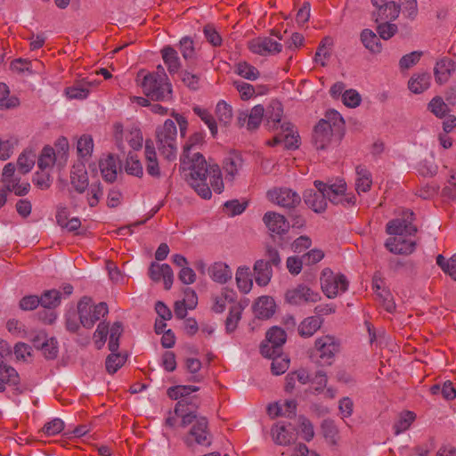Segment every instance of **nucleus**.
<instances>
[{
    "label": "nucleus",
    "mask_w": 456,
    "mask_h": 456,
    "mask_svg": "<svg viewBox=\"0 0 456 456\" xmlns=\"http://www.w3.org/2000/svg\"><path fill=\"white\" fill-rule=\"evenodd\" d=\"M415 215L411 210H403L402 217L389 221L387 224L386 231L390 235H395L387 240L386 248L394 254L409 255L415 249V242L403 239V236L414 235L417 226L412 224Z\"/></svg>",
    "instance_id": "nucleus-1"
},
{
    "label": "nucleus",
    "mask_w": 456,
    "mask_h": 456,
    "mask_svg": "<svg viewBox=\"0 0 456 456\" xmlns=\"http://www.w3.org/2000/svg\"><path fill=\"white\" fill-rule=\"evenodd\" d=\"M181 168L188 171L185 174V180L195 190V191L203 199L211 198V190L207 183V177L209 174L210 167L202 154L195 151L190 157L181 156Z\"/></svg>",
    "instance_id": "nucleus-2"
},
{
    "label": "nucleus",
    "mask_w": 456,
    "mask_h": 456,
    "mask_svg": "<svg viewBox=\"0 0 456 456\" xmlns=\"http://www.w3.org/2000/svg\"><path fill=\"white\" fill-rule=\"evenodd\" d=\"M325 118L314 129L313 142L317 150L326 149L332 142H339L344 136L345 122L340 114L332 110Z\"/></svg>",
    "instance_id": "nucleus-3"
},
{
    "label": "nucleus",
    "mask_w": 456,
    "mask_h": 456,
    "mask_svg": "<svg viewBox=\"0 0 456 456\" xmlns=\"http://www.w3.org/2000/svg\"><path fill=\"white\" fill-rule=\"evenodd\" d=\"M136 81L143 94L152 101L165 102L172 99L173 90L166 73L149 72L143 70L137 73Z\"/></svg>",
    "instance_id": "nucleus-4"
},
{
    "label": "nucleus",
    "mask_w": 456,
    "mask_h": 456,
    "mask_svg": "<svg viewBox=\"0 0 456 456\" xmlns=\"http://www.w3.org/2000/svg\"><path fill=\"white\" fill-rule=\"evenodd\" d=\"M176 126L171 119H167L162 126L156 129L158 149L160 154L169 161L176 159Z\"/></svg>",
    "instance_id": "nucleus-5"
},
{
    "label": "nucleus",
    "mask_w": 456,
    "mask_h": 456,
    "mask_svg": "<svg viewBox=\"0 0 456 456\" xmlns=\"http://www.w3.org/2000/svg\"><path fill=\"white\" fill-rule=\"evenodd\" d=\"M281 265V257L276 248L267 247L265 258L256 261L253 270L255 280L257 285L266 286L273 276V266L278 267Z\"/></svg>",
    "instance_id": "nucleus-6"
},
{
    "label": "nucleus",
    "mask_w": 456,
    "mask_h": 456,
    "mask_svg": "<svg viewBox=\"0 0 456 456\" xmlns=\"http://www.w3.org/2000/svg\"><path fill=\"white\" fill-rule=\"evenodd\" d=\"M314 186H320L325 192V196L334 205H342L344 207L353 206L355 203L354 195L346 194V183L342 179L334 182L324 183L314 181Z\"/></svg>",
    "instance_id": "nucleus-7"
},
{
    "label": "nucleus",
    "mask_w": 456,
    "mask_h": 456,
    "mask_svg": "<svg viewBox=\"0 0 456 456\" xmlns=\"http://www.w3.org/2000/svg\"><path fill=\"white\" fill-rule=\"evenodd\" d=\"M108 305L104 302L92 305V299L83 297L77 304L79 322L86 329H91L94 323L108 314Z\"/></svg>",
    "instance_id": "nucleus-8"
},
{
    "label": "nucleus",
    "mask_w": 456,
    "mask_h": 456,
    "mask_svg": "<svg viewBox=\"0 0 456 456\" xmlns=\"http://www.w3.org/2000/svg\"><path fill=\"white\" fill-rule=\"evenodd\" d=\"M320 281L322 290L329 298L336 297L339 292H345L348 288L346 276L334 274L330 268L322 270Z\"/></svg>",
    "instance_id": "nucleus-9"
},
{
    "label": "nucleus",
    "mask_w": 456,
    "mask_h": 456,
    "mask_svg": "<svg viewBox=\"0 0 456 456\" xmlns=\"http://www.w3.org/2000/svg\"><path fill=\"white\" fill-rule=\"evenodd\" d=\"M284 299L290 305L299 306L318 302L321 299V295L307 285L301 283L289 289L285 292Z\"/></svg>",
    "instance_id": "nucleus-10"
},
{
    "label": "nucleus",
    "mask_w": 456,
    "mask_h": 456,
    "mask_svg": "<svg viewBox=\"0 0 456 456\" xmlns=\"http://www.w3.org/2000/svg\"><path fill=\"white\" fill-rule=\"evenodd\" d=\"M314 347L319 353V363L330 366L334 362L336 354L339 352L340 345L334 337L326 335L315 340Z\"/></svg>",
    "instance_id": "nucleus-11"
},
{
    "label": "nucleus",
    "mask_w": 456,
    "mask_h": 456,
    "mask_svg": "<svg viewBox=\"0 0 456 456\" xmlns=\"http://www.w3.org/2000/svg\"><path fill=\"white\" fill-rule=\"evenodd\" d=\"M286 332L279 327H273L266 332L267 344L261 346L263 356L272 357L281 354V346L286 342Z\"/></svg>",
    "instance_id": "nucleus-12"
},
{
    "label": "nucleus",
    "mask_w": 456,
    "mask_h": 456,
    "mask_svg": "<svg viewBox=\"0 0 456 456\" xmlns=\"http://www.w3.org/2000/svg\"><path fill=\"white\" fill-rule=\"evenodd\" d=\"M183 441L189 447L192 445L193 442L205 446L211 444L212 436L208 430V420L205 417H200L195 421Z\"/></svg>",
    "instance_id": "nucleus-13"
},
{
    "label": "nucleus",
    "mask_w": 456,
    "mask_h": 456,
    "mask_svg": "<svg viewBox=\"0 0 456 456\" xmlns=\"http://www.w3.org/2000/svg\"><path fill=\"white\" fill-rule=\"evenodd\" d=\"M270 201L287 208H292L300 203V196L289 188H273L267 191Z\"/></svg>",
    "instance_id": "nucleus-14"
},
{
    "label": "nucleus",
    "mask_w": 456,
    "mask_h": 456,
    "mask_svg": "<svg viewBox=\"0 0 456 456\" xmlns=\"http://www.w3.org/2000/svg\"><path fill=\"white\" fill-rule=\"evenodd\" d=\"M199 404L200 402L196 396L181 399L177 402L175 407V413L182 417L181 426L183 428L189 426L199 419L195 413Z\"/></svg>",
    "instance_id": "nucleus-15"
},
{
    "label": "nucleus",
    "mask_w": 456,
    "mask_h": 456,
    "mask_svg": "<svg viewBox=\"0 0 456 456\" xmlns=\"http://www.w3.org/2000/svg\"><path fill=\"white\" fill-rule=\"evenodd\" d=\"M248 49L256 54L267 55L281 52L282 45L270 37H256L248 43Z\"/></svg>",
    "instance_id": "nucleus-16"
},
{
    "label": "nucleus",
    "mask_w": 456,
    "mask_h": 456,
    "mask_svg": "<svg viewBox=\"0 0 456 456\" xmlns=\"http://www.w3.org/2000/svg\"><path fill=\"white\" fill-rule=\"evenodd\" d=\"M456 70V63L451 58L444 56L436 61L434 66L435 81L438 85L446 84Z\"/></svg>",
    "instance_id": "nucleus-17"
},
{
    "label": "nucleus",
    "mask_w": 456,
    "mask_h": 456,
    "mask_svg": "<svg viewBox=\"0 0 456 456\" xmlns=\"http://www.w3.org/2000/svg\"><path fill=\"white\" fill-rule=\"evenodd\" d=\"M149 276L155 281L159 282L163 279L166 289H170L174 281V273L169 265L152 262L149 268Z\"/></svg>",
    "instance_id": "nucleus-18"
},
{
    "label": "nucleus",
    "mask_w": 456,
    "mask_h": 456,
    "mask_svg": "<svg viewBox=\"0 0 456 456\" xmlns=\"http://www.w3.org/2000/svg\"><path fill=\"white\" fill-rule=\"evenodd\" d=\"M316 191L310 189L304 193L305 203L314 212L322 213L327 208V198L322 188L315 186Z\"/></svg>",
    "instance_id": "nucleus-19"
},
{
    "label": "nucleus",
    "mask_w": 456,
    "mask_h": 456,
    "mask_svg": "<svg viewBox=\"0 0 456 456\" xmlns=\"http://www.w3.org/2000/svg\"><path fill=\"white\" fill-rule=\"evenodd\" d=\"M281 133L277 134L268 144L274 146L284 142L286 148L298 147V135L293 133V126L290 123H283L281 125Z\"/></svg>",
    "instance_id": "nucleus-20"
},
{
    "label": "nucleus",
    "mask_w": 456,
    "mask_h": 456,
    "mask_svg": "<svg viewBox=\"0 0 456 456\" xmlns=\"http://www.w3.org/2000/svg\"><path fill=\"white\" fill-rule=\"evenodd\" d=\"M263 221L270 232L283 234L289 229V224L284 216L275 212H266Z\"/></svg>",
    "instance_id": "nucleus-21"
},
{
    "label": "nucleus",
    "mask_w": 456,
    "mask_h": 456,
    "mask_svg": "<svg viewBox=\"0 0 456 456\" xmlns=\"http://www.w3.org/2000/svg\"><path fill=\"white\" fill-rule=\"evenodd\" d=\"M243 166V159L240 153L230 152L224 159L223 168L225 172V179L232 182L239 170Z\"/></svg>",
    "instance_id": "nucleus-22"
},
{
    "label": "nucleus",
    "mask_w": 456,
    "mask_h": 456,
    "mask_svg": "<svg viewBox=\"0 0 456 456\" xmlns=\"http://www.w3.org/2000/svg\"><path fill=\"white\" fill-rule=\"evenodd\" d=\"M144 153L147 173L152 177L159 178L160 176V169L157 159V153L153 142L150 139L145 142Z\"/></svg>",
    "instance_id": "nucleus-23"
},
{
    "label": "nucleus",
    "mask_w": 456,
    "mask_h": 456,
    "mask_svg": "<svg viewBox=\"0 0 456 456\" xmlns=\"http://www.w3.org/2000/svg\"><path fill=\"white\" fill-rule=\"evenodd\" d=\"M254 313L259 319H269L275 312V302L268 296L260 297L254 304Z\"/></svg>",
    "instance_id": "nucleus-24"
},
{
    "label": "nucleus",
    "mask_w": 456,
    "mask_h": 456,
    "mask_svg": "<svg viewBox=\"0 0 456 456\" xmlns=\"http://www.w3.org/2000/svg\"><path fill=\"white\" fill-rule=\"evenodd\" d=\"M323 318L320 316H308L298 325L297 331L302 338H310L319 330L323 323Z\"/></svg>",
    "instance_id": "nucleus-25"
},
{
    "label": "nucleus",
    "mask_w": 456,
    "mask_h": 456,
    "mask_svg": "<svg viewBox=\"0 0 456 456\" xmlns=\"http://www.w3.org/2000/svg\"><path fill=\"white\" fill-rule=\"evenodd\" d=\"M118 161L110 154L99 162L100 170L106 182L113 183L117 178Z\"/></svg>",
    "instance_id": "nucleus-26"
},
{
    "label": "nucleus",
    "mask_w": 456,
    "mask_h": 456,
    "mask_svg": "<svg viewBox=\"0 0 456 456\" xmlns=\"http://www.w3.org/2000/svg\"><path fill=\"white\" fill-rule=\"evenodd\" d=\"M209 276L216 282L224 284L232 277V272L228 265L216 262L208 268Z\"/></svg>",
    "instance_id": "nucleus-27"
},
{
    "label": "nucleus",
    "mask_w": 456,
    "mask_h": 456,
    "mask_svg": "<svg viewBox=\"0 0 456 456\" xmlns=\"http://www.w3.org/2000/svg\"><path fill=\"white\" fill-rule=\"evenodd\" d=\"M20 382L17 370L11 365L0 366V393L5 391L6 386H15Z\"/></svg>",
    "instance_id": "nucleus-28"
},
{
    "label": "nucleus",
    "mask_w": 456,
    "mask_h": 456,
    "mask_svg": "<svg viewBox=\"0 0 456 456\" xmlns=\"http://www.w3.org/2000/svg\"><path fill=\"white\" fill-rule=\"evenodd\" d=\"M283 113L282 105L278 101H273L268 107L267 115V126L271 130L281 129V121Z\"/></svg>",
    "instance_id": "nucleus-29"
},
{
    "label": "nucleus",
    "mask_w": 456,
    "mask_h": 456,
    "mask_svg": "<svg viewBox=\"0 0 456 456\" xmlns=\"http://www.w3.org/2000/svg\"><path fill=\"white\" fill-rule=\"evenodd\" d=\"M431 76L428 72L413 74L409 79L408 87L414 94H421L430 86Z\"/></svg>",
    "instance_id": "nucleus-30"
},
{
    "label": "nucleus",
    "mask_w": 456,
    "mask_h": 456,
    "mask_svg": "<svg viewBox=\"0 0 456 456\" xmlns=\"http://www.w3.org/2000/svg\"><path fill=\"white\" fill-rule=\"evenodd\" d=\"M272 436L275 444L279 445H289L297 440L296 434L289 431L284 425H275L273 427Z\"/></svg>",
    "instance_id": "nucleus-31"
},
{
    "label": "nucleus",
    "mask_w": 456,
    "mask_h": 456,
    "mask_svg": "<svg viewBox=\"0 0 456 456\" xmlns=\"http://www.w3.org/2000/svg\"><path fill=\"white\" fill-rule=\"evenodd\" d=\"M400 12V6L395 4V1L389 2L379 11H373L372 15L375 18V21L379 22L381 20H395Z\"/></svg>",
    "instance_id": "nucleus-32"
},
{
    "label": "nucleus",
    "mask_w": 456,
    "mask_h": 456,
    "mask_svg": "<svg viewBox=\"0 0 456 456\" xmlns=\"http://www.w3.org/2000/svg\"><path fill=\"white\" fill-rule=\"evenodd\" d=\"M243 306L240 303L233 302L229 308V314L225 320V330L226 333H232L238 326L239 322L241 319V314Z\"/></svg>",
    "instance_id": "nucleus-33"
},
{
    "label": "nucleus",
    "mask_w": 456,
    "mask_h": 456,
    "mask_svg": "<svg viewBox=\"0 0 456 456\" xmlns=\"http://www.w3.org/2000/svg\"><path fill=\"white\" fill-rule=\"evenodd\" d=\"M161 54L168 72L171 75L176 73L181 68L177 52L171 46H166L161 50Z\"/></svg>",
    "instance_id": "nucleus-34"
},
{
    "label": "nucleus",
    "mask_w": 456,
    "mask_h": 456,
    "mask_svg": "<svg viewBox=\"0 0 456 456\" xmlns=\"http://www.w3.org/2000/svg\"><path fill=\"white\" fill-rule=\"evenodd\" d=\"M361 41L365 48L372 53H379L382 50L379 38L370 29L365 28L361 32Z\"/></svg>",
    "instance_id": "nucleus-35"
},
{
    "label": "nucleus",
    "mask_w": 456,
    "mask_h": 456,
    "mask_svg": "<svg viewBox=\"0 0 456 456\" xmlns=\"http://www.w3.org/2000/svg\"><path fill=\"white\" fill-rule=\"evenodd\" d=\"M236 283L238 289L242 293H248L251 290L253 281L251 278L250 269L248 266H240L236 272Z\"/></svg>",
    "instance_id": "nucleus-36"
},
{
    "label": "nucleus",
    "mask_w": 456,
    "mask_h": 456,
    "mask_svg": "<svg viewBox=\"0 0 456 456\" xmlns=\"http://www.w3.org/2000/svg\"><path fill=\"white\" fill-rule=\"evenodd\" d=\"M71 184L74 189L82 193L88 187V175L82 167H73L70 175Z\"/></svg>",
    "instance_id": "nucleus-37"
},
{
    "label": "nucleus",
    "mask_w": 456,
    "mask_h": 456,
    "mask_svg": "<svg viewBox=\"0 0 456 456\" xmlns=\"http://www.w3.org/2000/svg\"><path fill=\"white\" fill-rule=\"evenodd\" d=\"M216 115L221 126L227 127L232 120V106L224 101H219L216 107Z\"/></svg>",
    "instance_id": "nucleus-38"
},
{
    "label": "nucleus",
    "mask_w": 456,
    "mask_h": 456,
    "mask_svg": "<svg viewBox=\"0 0 456 456\" xmlns=\"http://www.w3.org/2000/svg\"><path fill=\"white\" fill-rule=\"evenodd\" d=\"M90 92V82L83 79L66 89V95L69 99H85Z\"/></svg>",
    "instance_id": "nucleus-39"
},
{
    "label": "nucleus",
    "mask_w": 456,
    "mask_h": 456,
    "mask_svg": "<svg viewBox=\"0 0 456 456\" xmlns=\"http://www.w3.org/2000/svg\"><path fill=\"white\" fill-rule=\"evenodd\" d=\"M356 174L357 178L355 181V189L357 192L361 193L368 191L372 184L370 173L362 167H357Z\"/></svg>",
    "instance_id": "nucleus-40"
},
{
    "label": "nucleus",
    "mask_w": 456,
    "mask_h": 456,
    "mask_svg": "<svg viewBox=\"0 0 456 456\" xmlns=\"http://www.w3.org/2000/svg\"><path fill=\"white\" fill-rule=\"evenodd\" d=\"M36 153L31 150L24 151L18 158V171L21 174L28 173L35 165Z\"/></svg>",
    "instance_id": "nucleus-41"
},
{
    "label": "nucleus",
    "mask_w": 456,
    "mask_h": 456,
    "mask_svg": "<svg viewBox=\"0 0 456 456\" xmlns=\"http://www.w3.org/2000/svg\"><path fill=\"white\" fill-rule=\"evenodd\" d=\"M39 298L41 306L53 309L61 304V292L57 289L45 290Z\"/></svg>",
    "instance_id": "nucleus-42"
},
{
    "label": "nucleus",
    "mask_w": 456,
    "mask_h": 456,
    "mask_svg": "<svg viewBox=\"0 0 456 456\" xmlns=\"http://www.w3.org/2000/svg\"><path fill=\"white\" fill-rule=\"evenodd\" d=\"M415 419L416 415L412 411H405L401 412L394 425L395 434L399 435L409 429Z\"/></svg>",
    "instance_id": "nucleus-43"
},
{
    "label": "nucleus",
    "mask_w": 456,
    "mask_h": 456,
    "mask_svg": "<svg viewBox=\"0 0 456 456\" xmlns=\"http://www.w3.org/2000/svg\"><path fill=\"white\" fill-rule=\"evenodd\" d=\"M57 159L54 150L50 146H45L38 157L37 166L41 170L51 167Z\"/></svg>",
    "instance_id": "nucleus-44"
},
{
    "label": "nucleus",
    "mask_w": 456,
    "mask_h": 456,
    "mask_svg": "<svg viewBox=\"0 0 456 456\" xmlns=\"http://www.w3.org/2000/svg\"><path fill=\"white\" fill-rule=\"evenodd\" d=\"M193 111L208 126L211 134L215 137L217 134V126L213 115L208 110L198 106L193 108Z\"/></svg>",
    "instance_id": "nucleus-45"
},
{
    "label": "nucleus",
    "mask_w": 456,
    "mask_h": 456,
    "mask_svg": "<svg viewBox=\"0 0 456 456\" xmlns=\"http://www.w3.org/2000/svg\"><path fill=\"white\" fill-rule=\"evenodd\" d=\"M265 114V109L262 105H256L253 107L248 115V130L254 131L256 130L263 120V117Z\"/></svg>",
    "instance_id": "nucleus-46"
},
{
    "label": "nucleus",
    "mask_w": 456,
    "mask_h": 456,
    "mask_svg": "<svg viewBox=\"0 0 456 456\" xmlns=\"http://www.w3.org/2000/svg\"><path fill=\"white\" fill-rule=\"evenodd\" d=\"M436 264L445 273L456 281V254L448 260L443 255H438L436 256Z\"/></svg>",
    "instance_id": "nucleus-47"
},
{
    "label": "nucleus",
    "mask_w": 456,
    "mask_h": 456,
    "mask_svg": "<svg viewBox=\"0 0 456 456\" xmlns=\"http://www.w3.org/2000/svg\"><path fill=\"white\" fill-rule=\"evenodd\" d=\"M125 170L128 175H132L137 177H141L142 175V166L136 155L132 153L128 154L125 165Z\"/></svg>",
    "instance_id": "nucleus-48"
},
{
    "label": "nucleus",
    "mask_w": 456,
    "mask_h": 456,
    "mask_svg": "<svg viewBox=\"0 0 456 456\" xmlns=\"http://www.w3.org/2000/svg\"><path fill=\"white\" fill-rule=\"evenodd\" d=\"M322 430L324 437L331 444H337V438L338 436V429L335 425L334 420L327 419H324L322 423Z\"/></svg>",
    "instance_id": "nucleus-49"
},
{
    "label": "nucleus",
    "mask_w": 456,
    "mask_h": 456,
    "mask_svg": "<svg viewBox=\"0 0 456 456\" xmlns=\"http://www.w3.org/2000/svg\"><path fill=\"white\" fill-rule=\"evenodd\" d=\"M19 105V100L16 97H9L8 86L0 83V109L8 110Z\"/></svg>",
    "instance_id": "nucleus-50"
},
{
    "label": "nucleus",
    "mask_w": 456,
    "mask_h": 456,
    "mask_svg": "<svg viewBox=\"0 0 456 456\" xmlns=\"http://www.w3.org/2000/svg\"><path fill=\"white\" fill-rule=\"evenodd\" d=\"M110 341H109V349L112 353H115L118 350L119 347V338L123 333V326L120 322H116L113 323L112 327L110 330Z\"/></svg>",
    "instance_id": "nucleus-51"
},
{
    "label": "nucleus",
    "mask_w": 456,
    "mask_h": 456,
    "mask_svg": "<svg viewBox=\"0 0 456 456\" xmlns=\"http://www.w3.org/2000/svg\"><path fill=\"white\" fill-rule=\"evenodd\" d=\"M208 175L210 176V184L214 191L216 193H221L224 190V183L221 177V170L219 166H211Z\"/></svg>",
    "instance_id": "nucleus-52"
},
{
    "label": "nucleus",
    "mask_w": 456,
    "mask_h": 456,
    "mask_svg": "<svg viewBox=\"0 0 456 456\" xmlns=\"http://www.w3.org/2000/svg\"><path fill=\"white\" fill-rule=\"evenodd\" d=\"M180 52L186 61L195 60L196 52L191 38L189 37H184L180 40Z\"/></svg>",
    "instance_id": "nucleus-53"
},
{
    "label": "nucleus",
    "mask_w": 456,
    "mask_h": 456,
    "mask_svg": "<svg viewBox=\"0 0 456 456\" xmlns=\"http://www.w3.org/2000/svg\"><path fill=\"white\" fill-rule=\"evenodd\" d=\"M203 140L204 135L202 133H194L184 144L183 154L181 156H184L185 158L190 157V155L194 153L193 151L196 150L197 146L203 142Z\"/></svg>",
    "instance_id": "nucleus-54"
},
{
    "label": "nucleus",
    "mask_w": 456,
    "mask_h": 456,
    "mask_svg": "<svg viewBox=\"0 0 456 456\" xmlns=\"http://www.w3.org/2000/svg\"><path fill=\"white\" fill-rule=\"evenodd\" d=\"M126 362V357L120 354L112 353L106 359V370L109 373H115L119 368L123 366Z\"/></svg>",
    "instance_id": "nucleus-55"
},
{
    "label": "nucleus",
    "mask_w": 456,
    "mask_h": 456,
    "mask_svg": "<svg viewBox=\"0 0 456 456\" xmlns=\"http://www.w3.org/2000/svg\"><path fill=\"white\" fill-rule=\"evenodd\" d=\"M237 73L248 80H255L259 77V71L254 66L247 62H240L236 67Z\"/></svg>",
    "instance_id": "nucleus-56"
},
{
    "label": "nucleus",
    "mask_w": 456,
    "mask_h": 456,
    "mask_svg": "<svg viewBox=\"0 0 456 456\" xmlns=\"http://www.w3.org/2000/svg\"><path fill=\"white\" fill-rule=\"evenodd\" d=\"M203 33L207 41L214 47H218L222 45L223 39L212 24H207L203 28Z\"/></svg>",
    "instance_id": "nucleus-57"
},
{
    "label": "nucleus",
    "mask_w": 456,
    "mask_h": 456,
    "mask_svg": "<svg viewBox=\"0 0 456 456\" xmlns=\"http://www.w3.org/2000/svg\"><path fill=\"white\" fill-rule=\"evenodd\" d=\"M422 56V52L414 51L411 53L403 55L399 61V66L401 69H408L411 67L414 66L419 62L420 57Z\"/></svg>",
    "instance_id": "nucleus-58"
},
{
    "label": "nucleus",
    "mask_w": 456,
    "mask_h": 456,
    "mask_svg": "<svg viewBox=\"0 0 456 456\" xmlns=\"http://www.w3.org/2000/svg\"><path fill=\"white\" fill-rule=\"evenodd\" d=\"M342 99L344 104L350 108H355L359 106L362 101L359 93L354 89L346 90L342 94Z\"/></svg>",
    "instance_id": "nucleus-59"
},
{
    "label": "nucleus",
    "mask_w": 456,
    "mask_h": 456,
    "mask_svg": "<svg viewBox=\"0 0 456 456\" xmlns=\"http://www.w3.org/2000/svg\"><path fill=\"white\" fill-rule=\"evenodd\" d=\"M108 333L109 325L104 322H100L94 334V342L98 349L102 348V346L104 345L107 339Z\"/></svg>",
    "instance_id": "nucleus-60"
},
{
    "label": "nucleus",
    "mask_w": 456,
    "mask_h": 456,
    "mask_svg": "<svg viewBox=\"0 0 456 456\" xmlns=\"http://www.w3.org/2000/svg\"><path fill=\"white\" fill-rule=\"evenodd\" d=\"M63 428L64 422L61 419H53L43 427L42 432L46 436H55L61 433Z\"/></svg>",
    "instance_id": "nucleus-61"
},
{
    "label": "nucleus",
    "mask_w": 456,
    "mask_h": 456,
    "mask_svg": "<svg viewBox=\"0 0 456 456\" xmlns=\"http://www.w3.org/2000/svg\"><path fill=\"white\" fill-rule=\"evenodd\" d=\"M94 148L93 139L88 135H83L77 141V152L80 156L86 157L91 154Z\"/></svg>",
    "instance_id": "nucleus-62"
},
{
    "label": "nucleus",
    "mask_w": 456,
    "mask_h": 456,
    "mask_svg": "<svg viewBox=\"0 0 456 456\" xmlns=\"http://www.w3.org/2000/svg\"><path fill=\"white\" fill-rule=\"evenodd\" d=\"M298 419L303 438L306 442H310L314 437V430L312 422L304 416H299Z\"/></svg>",
    "instance_id": "nucleus-63"
},
{
    "label": "nucleus",
    "mask_w": 456,
    "mask_h": 456,
    "mask_svg": "<svg viewBox=\"0 0 456 456\" xmlns=\"http://www.w3.org/2000/svg\"><path fill=\"white\" fill-rule=\"evenodd\" d=\"M271 358H273L271 370L274 375H281L289 368V360L281 358V354L273 355Z\"/></svg>",
    "instance_id": "nucleus-64"
}]
</instances>
